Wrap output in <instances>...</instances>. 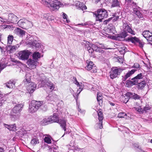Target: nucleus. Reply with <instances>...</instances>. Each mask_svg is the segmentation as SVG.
I'll return each instance as SVG.
<instances>
[{
    "label": "nucleus",
    "instance_id": "obj_17",
    "mask_svg": "<svg viewBox=\"0 0 152 152\" xmlns=\"http://www.w3.org/2000/svg\"><path fill=\"white\" fill-rule=\"evenodd\" d=\"M48 78L45 76H43L42 77L40 80L39 82H40L42 87H46L47 86L48 83H49Z\"/></svg>",
    "mask_w": 152,
    "mask_h": 152
},
{
    "label": "nucleus",
    "instance_id": "obj_42",
    "mask_svg": "<svg viewBox=\"0 0 152 152\" xmlns=\"http://www.w3.org/2000/svg\"><path fill=\"white\" fill-rule=\"evenodd\" d=\"M67 15L65 13H63V17L64 20V22H66L67 23H69V21L67 19Z\"/></svg>",
    "mask_w": 152,
    "mask_h": 152
},
{
    "label": "nucleus",
    "instance_id": "obj_46",
    "mask_svg": "<svg viewBox=\"0 0 152 152\" xmlns=\"http://www.w3.org/2000/svg\"><path fill=\"white\" fill-rule=\"evenodd\" d=\"M97 126L100 129H101L102 128V121H99V123L98 124H97Z\"/></svg>",
    "mask_w": 152,
    "mask_h": 152
},
{
    "label": "nucleus",
    "instance_id": "obj_59",
    "mask_svg": "<svg viewBox=\"0 0 152 152\" xmlns=\"http://www.w3.org/2000/svg\"><path fill=\"white\" fill-rule=\"evenodd\" d=\"M88 25V23H81L80 24H78V25H81L83 26H86V25Z\"/></svg>",
    "mask_w": 152,
    "mask_h": 152
},
{
    "label": "nucleus",
    "instance_id": "obj_28",
    "mask_svg": "<svg viewBox=\"0 0 152 152\" xmlns=\"http://www.w3.org/2000/svg\"><path fill=\"white\" fill-rule=\"evenodd\" d=\"M77 6H78V9H81L82 10H85L87 9V7L83 3L79 2V4H77Z\"/></svg>",
    "mask_w": 152,
    "mask_h": 152
},
{
    "label": "nucleus",
    "instance_id": "obj_45",
    "mask_svg": "<svg viewBox=\"0 0 152 152\" xmlns=\"http://www.w3.org/2000/svg\"><path fill=\"white\" fill-rule=\"evenodd\" d=\"M143 108V113H146L148 111V110H150L151 109V107L149 106H145Z\"/></svg>",
    "mask_w": 152,
    "mask_h": 152
},
{
    "label": "nucleus",
    "instance_id": "obj_50",
    "mask_svg": "<svg viewBox=\"0 0 152 152\" xmlns=\"http://www.w3.org/2000/svg\"><path fill=\"white\" fill-rule=\"evenodd\" d=\"M112 19V18H109L108 19L105 20L104 22V24H107Z\"/></svg>",
    "mask_w": 152,
    "mask_h": 152
},
{
    "label": "nucleus",
    "instance_id": "obj_55",
    "mask_svg": "<svg viewBox=\"0 0 152 152\" xmlns=\"http://www.w3.org/2000/svg\"><path fill=\"white\" fill-rule=\"evenodd\" d=\"M115 27L113 26L112 27H111L110 28H109V31L110 33H114V31H115Z\"/></svg>",
    "mask_w": 152,
    "mask_h": 152
},
{
    "label": "nucleus",
    "instance_id": "obj_57",
    "mask_svg": "<svg viewBox=\"0 0 152 152\" xmlns=\"http://www.w3.org/2000/svg\"><path fill=\"white\" fill-rule=\"evenodd\" d=\"M144 45V43L142 42H139V46L141 48H142Z\"/></svg>",
    "mask_w": 152,
    "mask_h": 152
},
{
    "label": "nucleus",
    "instance_id": "obj_40",
    "mask_svg": "<svg viewBox=\"0 0 152 152\" xmlns=\"http://www.w3.org/2000/svg\"><path fill=\"white\" fill-rule=\"evenodd\" d=\"M18 47L19 46H18V45L11 46L10 49V52L12 53L15 50L17 49L18 48Z\"/></svg>",
    "mask_w": 152,
    "mask_h": 152
},
{
    "label": "nucleus",
    "instance_id": "obj_7",
    "mask_svg": "<svg viewBox=\"0 0 152 152\" xmlns=\"http://www.w3.org/2000/svg\"><path fill=\"white\" fill-rule=\"evenodd\" d=\"M18 26L23 28L27 29L32 26V23L25 19H21L18 22Z\"/></svg>",
    "mask_w": 152,
    "mask_h": 152
},
{
    "label": "nucleus",
    "instance_id": "obj_8",
    "mask_svg": "<svg viewBox=\"0 0 152 152\" xmlns=\"http://www.w3.org/2000/svg\"><path fill=\"white\" fill-rule=\"evenodd\" d=\"M124 70L121 68L117 67H114L111 69L110 72V77L112 79H113L119 75Z\"/></svg>",
    "mask_w": 152,
    "mask_h": 152
},
{
    "label": "nucleus",
    "instance_id": "obj_1",
    "mask_svg": "<svg viewBox=\"0 0 152 152\" xmlns=\"http://www.w3.org/2000/svg\"><path fill=\"white\" fill-rule=\"evenodd\" d=\"M123 28L124 32L120 34H118L116 37V39L120 41H123L127 36V32L133 35L135 34V32L129 26L126 22H123Z\"/></svg>",
    "mask_w": 152,
    "mask_h": 152
},
{
    "label": "nucleus",
    "instance_id": "obj_41",
    "mask_svg": "<svg viewBox=\"0 0 152 152\" xmlns=\"http://www.w3.org/2000/svg\"><path fill=\"white\" fill-rule=\"evenodd\" d=\"M48 124L46 118L44 119L41 122V124L42 125H47Z\"/></svg>",
    "mask_w": 152,
    "mask_h": 152
},
{
    "label": "nucleus",
    "instance_id": "obj_2",
    "mask_svg": "<svg viewBox=\"0 0 152 152\" xmlns=\"http://www.w3.org/2000/svg\"><path fill=\"white\" fill-rule=\"evenodd\" d=\"M55 0V1H53L52 0H42L41 3L53 10L58 9L63 6V4L58 0Z\"/></svg>",
    "mask_w": 152,
    "mask_h": 152
},
{
    "label": "nucleus",
    "instance_id": "obj_10",
    "mask_svg": "<svg viewBox=\"0 0 152 152\" xmlns=\"http://www.w3.org/2000/svg\"><path fill=\"white\" fill-rule=\"evenodd\" d=\"M86 69L88 70H91L92 73H95L97 72L96 68L94 65L93 63L89 60L86 61Z\"/></svg>",
    "mask_w": 152,
    "mask_h": 152
},
{
    "label": "nucleus",
    "instance_id": "obj_26",
    "mask_svg": "<svg viewBox=\"0 0 152 152\" xmlns=\"http://www.w3.org/2000/svg\"><path fill=\"white\" fill-rule=\"evenodd\" d=\"M126 40L132 42V43H135L138 42L139 41V39L136 37H131L126 39Z\"/></svg>",
    "mask_w": 152,
    "mask_h": 152
},
{
    "label": "nucleus",
    "instance_id": "obj_4",
    "mask_svg": "<svg viewBox=\"0 0 152 152\" xmlns=\"http://www.w3.org/2000/svg\"><path fill=\"white\" fill-rule=\"evenodd\" d=\"M26 77L25 81L27 82L26 85L28 86L27 87V91L29 93H32L36 88V85L34 82L30 83L31 78H30V76L29 73L26 74Z\"/></svg>",
    "mask_w": 152,
    "mask_h": 152
},
{
    "label": "nucleus",
    "instance_id": "obj_16",
    "mask_svg": "<svg viewBox=\"0 0 152 152\" xmlns=\"http://www.w3.org/2000/svg\"><path fill=\"white\" fill-rule=\"evenodd\" d=\"M126 95L129 98H132L135 100L139 99L141 98L140 96L134 93L128 92L126 93Z\"/></svg>",
    "mask_w": 152,
    "mask_h": 152
},
{
    "label": "nucleus",
    "instance_id": "obj_56",
    "mask_svg": "<svg viewBox=\"0 0 152 152\" xmlns=\"http://www.w3.org/2000/svg\"><path fill=\"white\" fill-rule=\"evenodd\" d=\"M118 61L120 63H123L124 59L122 58H119L118 59Z\"/></svg>",
    "mask_w": 152,
    "mask_h": 152
},
{
    "label": "nucleus",
    "instance_id": "obj_58",
    "mask_svg": "<svg viewBox=\"0 0 152 152\" xmlns=\"http://www.w3.org/2000/svg\"><path fill=\"white\" fill-rule=\"evenodd\" d=\"M74 79H75V81L74 82V83L77 86L79 85L80 84L78 82L77 80L75 78H74Z\"/></svg>",
    "mask_w": 152,
    "mask_h": 152
},
{
    "label": "nucleus",
    "instance_id": "obj_51",
    "mask_svg": "<svg viewBox=\"0 0 152 152\" xmlns=\"http://www.w3.org/2000/svg\"><path fill=\"white\" fill-rule=\"evenodd\" d=\"M99 48L101 49H104L106 48L105 47L103 44H100L98 45Z\"/></svg>",
    "mask_w": 152,
    "mask_h": 152
},
{
    "label": "nucleus",
    "instance_id": "obj_33",
    "mask_svg": "<svg viewBox=\"0 0 152 152\" xmlns=\"http://www.w3.org/2000/svg\"><path fill=\"white\" fill-rule=\"evenodd\" d=\"M40 57V54L39 52H35L33 54V57L34 59H37Z\"/></svg>",
    "mask_w": 152,
    "mask_h": 152
},
{
    "label": "nucleus",
    "instance_id": "obj_27",
    "mask_svg": "<svg viewBox=\"0 0 152 152\" xmlns=\"http://www.w3.org/2000/svg\"><path fill=\"white\" fill-rule=\"evenodd\" d=\"M58 114L54 113L52 116H51L52 121L53 122H58L59 119L58 117Z\"/></svg>",
    "mask_w": 152,
    "mask_h": 152
},
{
    "label": "nucleus",
    "instance_id": "obj_61",
    "mask_svg": "<svg viewBox=\"0 0 152 152\" xmlns=\"http://www.w3.org/2000/svg\"><path fill=\"white\" fill-rule=\"evenodd\" d=\"M132 0H125V1L128 3L130 4L132 3Z\"/></svg>",
    "mask_w": 152,
    "mask_h": 152
},
{
    "label": "nucleus",
    "instance_id": "obj_5",
    "mask_svg": "<svg viewBox=\"0 0 152 152\" xmlns=\"http://www.w3.org/2000/svg\"><path fill=\"white\" fill-rule=\"evenodd\" d=\"M42 104V102L39 101H32L29 105V111L33 113L36 112Z\"/></svg>",
    "mask_w": 152,
    "mask_h": 152
},
{
    "label": "nucleus",
    "instance_id": "obj_60",
    "mask_svg": "<svg viewBox=\"0 0 152 152\" xmlns=\"http://www.w3.org/2000/svg\"><path fill=\"white\" fill-rule=\"evenodd\" d=\"M82 90L80 88H79V89H78L77 92V96L80 93L81 91H82Z\"/></svg>",
    "mask_w": 152,
    "mask_h": 152
},
{
    "label": "nucleus",
    "instance_id": "obj_39",
    "mask_svg": "<svg viewBox=\"0 0 152 152\" xmlns=\"http://www.w3.org/2000/svg\"><path fill=\"white\" fill-rule=\"evenodd\" d=\"M119 50L120 52H123L124 51V52L123 53H124L126 51L127 49L124 45H121L120 46V48H119Z\"/></svg>",
    "mask_w": 152,
    "mask_h": 152
},
{
    "label": "nucleus",
    "instance_id": "obj_12",
    "mask_svg": "<svg viewBox=\"0 0 152 152\" xmlns=\"http://www.w3.org/2000/svg\"><path fill=\"white\" fill-rule=\"evenodd\" d=\"M143 77L142 74L141 73L138 74L137 76L131 79L129 81V83L133 85H137L139 80L142 79Z\"/></svg>",
    "mask_w": 152,
    "mask_h": 152
},
{
    "label": "nucleus",
    "instance_id": "obj_20",
    "mask_svg": "<svg viewBox=\"0 0 152 152\" xmlns=\"http://www.w3.org/2000/svg\"><path fill=\"white\" fill-rule=\"evenodd\" d=\"M4 126L10 131H15L16 130V126L15 124L9 125L6 124H4Z\"/></svg>",
    "mask_w": 152,
    "mask_h": 152
},
{
    "label": "nucleus",
    "instance_id": "obj_36",
    "mask_svg": "<svg viewBox=\"0 0 152 152\" xmlns=\"http://www.w3.org/2000/svg\"><path fill=\"white\" fill-rule=\"evenodd\" d=\"M138 84L139 88L142 89L145 86V83L144 81H142L141 83H138Z\"/></svg>",
    "mask_w": 152,
    "mask_h": 152
},
{
    "label": "nucleus",
    "instance_id": "obj_49",
    "mask_svg": "<svg viewBox=\"0 0 152 152\" xmlns=\"http://www.w3.org/2000/svg\"><path fill=\"white\" fill-rule=\"evenodd\" d=\"M47 119V120L48 121L49 123H53V122L52 121V118L51 116H50V117H49L48 118H46Z\"/></svg>",
    "mask_w": 152,
    "mask_h": 152
},
{
    "label": "nucleus",
    "instance_id": "obj_53",
    "mask_svg": "<svg viewBox=\"0 0 152 152\" xmlns=\"http://www.w3.org/2000/svg\"><path fill=\"white\" fill-rule=\"evenodd\" d=\"M111 18H112V19L113 20V22L116 21L118 18L119 16H116V17H111Z\"/></svg>",
    "mask_w": 152,
    "mask_h": 152
},
{
    "label": "nucleus",
    "instance_id": "obj_18",
    "mask_svg": "<svg viewBox=\"0 0 152 152\" xmlns=\"http://www.w3.org/2000/svg\"><path fill=\"white\" fill-rule=\"evenodd\" d=\"M86 44L90 47H91L94 50H95L96 52H100L102 51V49L99 48L98 45H96V44L90 43L89 42H87V43L86 42Z\"/></svg>",
    "mask_w": 152,
    "mask_h": 152
},
{
    "label": "nucleus",
    "instance_id": "obj_19",
    "mask_svg": "<svg viewBox=\"0 0 152 152\" xmlns=\"http://www.w3.org/2000/svg\"><path fill=\"white\" fill-rule=\"evenodd\" d=\"M136 70L133 69L128 72L124 76H122V80L123 81H125L129 77H130L136 72Z\"/></svg>",
    "mask_w": 152,
    "mask_h": 152
},
{
    "label": "nucleus",
    "instance_id": "obj_47",
    "mask_svg": "<svg viewBox=\"0 0 152 152\" xmlns=\"http://www.w3.org/2000/svg\"><path fill=\"white\" fill-rule=\"evenodd\" d=\"M87 48V49L88 50L89 53H92L94 51L93 49L91 47H90L89 46Z\"/></svg>",
    "mask_w": 152,
    "mask_h": 152
},
{
    "label": "nucleus",
    "instance_id": "obj_6",
    "mask_svg": "<svg viewBox=\"0 0 152 152\" xmlns=\"http://www.w3.org/2000/svg\"><path fill=\"white\" fill-rule=\"evenodd\" d=\"M97 14H95L97 21L102 22V19L106 18L108 16V13L105 9H99L97 10Z\"/></svg>",
    "mask_w": 152,
    "mask_h": 152
},
{
    "label": "nucleus",
    "instance_id": "obj_44",
    "mask_svg": "<svg viewBox=\"0 0 152 152\" xmlns=\"http://www.w3.org/2000/svg\"><path fill=\"white\" fill-rule=\"evenodd\" d=\"M126 96L127 97L126 98H125V96H122V98H123V101L125 103H126L128 101V100L129 99V97H128L126 95Z\"/></svg>",
    "mask_w": 152,
    "mask_h": 152
},
{
    "label": "nucleus",
    "instance_id": "obj_13",
    "mask_svg": "<svg viewBox=\"0 0 152 152\" xmlns=\"http://www.w3.org/2000/svg\"><path fill=\"white\" fill-rule=\"evenodd\" d=\"M131 4L133 9V12L139 18L142 17V14L140 13L139 11V7L137 6L136 4L133 2L131 3L130 4Z\"/></svg>",
    "mask_w": 152,
    "mask_h": 152
},
{
    "label": "nucleus",
    "instance_id": "obj_54",
    "mask_svg": "<svg viewBox=\"0 0 152 152\" xmlns=\"http://www.w3.org/2000/svg\"><path fill=\"white\" fill-rule=\"evenodd\" d=\"M134 146H135L136 147H137L139 149V150H140L139 151H140V152H144V151H143V150H142L141 149V148L139 146H138L137 144H135L134 145Z\"/></svg>",
    "mask_w": 152,
    "mask_h": 152
},
{
    "label": "nucleus",
    "instance_id": "obj_30",
    "mask_svg": "<svg viewBox=\"0 0 152 152\" xmlns=\"http://www.w3.org/2000/svg\"><path fill=\"white\" fill-rule=\"evenodd\" d=\"M118 117L119 118H124L127 119H128L129 118V117L124 112L119 113L118 114Z\"/></svg>",
    "mask_w": 152,
    "mask_h": 152
},
{
    "label": "nucleus",
    "instance_id": "obj_48",
    "mask_svg": "<svg viewBox=\"0 0 152 152\" xmlns=\"http://www.w3.org/2000/svg\"><path fill=\"white\" fill-rule=\"evenodd\" d=\"M140 65L137 63H135L132 66V68H140Z\"/></svg>",
    "mask_w": 152,
    "mask_h": 152
},
{
    "label": "nucleus",
    "instance_id": "obj_52",
    "mask_svg": "<svg viewBox=\"0 0 152 152\" xmlns=\"http://www.w3.org/2000/svg\"><path fill=\"white\" fill-rule=\"evenodd\" d=\"M137 110L140 113H143V108H137Z\"/></svg>",
    "mask_w": 152,
    "mask_h": 152
},
{
    "label": "nucleus",
    "instance_id": "obj_9",
    "mask_svg": "<svg viewBox=\"0 0 152 152\" xmlns=\"http://www.w3.org/2000/svg\"><path fill=\"white\" fill-rule=\"evenodd\" d=\"M30 54L31 52L28 50H22L18 53V56L19 59L26 60L28 59Z\"/></svg>",
    "mask_w": 152,
    "mask_h": 152
},
{
    "label": "nucleus",
    "instance_id": "obj_21",
    "mask_svg": "<svg viewBox=\"0 0 152 152\" xmlns=\"http://www.w3.org/2000/svg\"><path fill=\"white\" fill-rule=\"evenodd\" d=\"M56 95L53 93L49 94L45 98L46 101L48 102L49 101H53L55 99Z\"/></svg>",
    "mask_w": 152,
    "mask_h": 152
},
{
    "label": "nucleus",
    "instance_id": "obj_38",
    "mask_svg": "<svg viewBox=\"0 0 152 152\" xmlns=\"http://www.w3.org/2000/svg\"><path fill=\"white\" fill-rule=\"evenodd\" d=\"M47 86L49 87L50 89L51 90H53L55 88V85L50 81L49 83H48Z\"/></svg>",
    "mask_w": 152,
    "mask_h": 152
},
{
    "label": "nucleus",
    "instance_id": "obj_24",
    "mask_svg": "<svg viewBox=\"0 0 152 152\" xmlns=\"http://www.w3.org/2000/svg\"><path fill=\"white\" fill-rule=\"evenodd\" d=\"M60 124L61 126L65 132L66 131V122L64 119H59V121L58 122Z\"/></svg>",
    "mask_w": 152,
    "mask_h": 152
},
{
    "label": "nucleus",
    "instance_id": "obj_37",
    "mask_svg": "<svg viewBox=\"0 0 152 152\" xmlns=\"http://www.w3.org/2000/svg\"><path fill=\"white\" fill-rule=\"evenodd\" d=\"M102 96H101L99 94H97V100L99 102V105H100V103L102 104Z\"/></svg>",
    "mask_w": 152,
    "mask_h": 152
},
{
    "label": "nucleus",
    "instance_id": "obj_29",
    "mask_svg": "<svg viewBox=\"0 0 152 152\" xmlns=\"http://www.w3.org/2000/svg\"><path fill=\"white\" fill-rule=\"evenodd\" d=\"M14 37L11 35H8L7 37V46H10L12 44Z\"/></svg>",
    "mask_w": 152,
    "mask_h": 152
},
{
    "label": "nucleus",
    "instance_id": "obj_31",
    "mask_svg": "<svg viewBox=\"0 0 152 152\" xmlns=\"http://www.w3.org/2000/svg\"><path fill=\"white\" fill-rule=\"evenodd\" d=\"M7 87L10 88H14L15 87V84L12 81H10L6 84Z\"/></svg>",
    "mask_w": 152,
    "mask_h": 152
},
{
    "label": "nucleus",
    "instance_id": "obj_15",
    "mask_svg": "<svg viewBox=\"0 0 152 152\" xmlns=\"http://www.w3.org/2000/svg\"><path fill=\"white\" fill-rule=\"evenodd\" d=\"M142 35L148 40L152 42V33L149 31H144Z\"/></svg>",
    "mask_w": 152,
    "mask_h": 152
},
{
    "label": "nucleus",
    "instance_id": "obj_14",
    "mask_svg": "<svg viewBox=\"0 0 152 152\" xmlns=\"http://www.w3.org/2000/svg\"><path fill=\"white\" fill-rule=\"evenodd\" d=\"M27 64L29 68L31 69H32L36 67L38 62L37 61H34L29 59L27 61Z\"/></svg>",
    "mask_w": 152,
    "mask_h": 152
},
{
    "label": "nucleus",
    "instance_id": "obj_34",
    "mask_svg": "<svg viewBox=\"0 0 152 152\" xmlns=\"http://www.w3.org/2000/svg\"><path fill=\"white\" fill-rule=\"evenodd\" d=\"M119 4V1L118 0H113L112 6L113 7L118 6Z\"/></svg>",
    "mask_w": 152,
    "mask_h": 152
},
{
    "label": "nucleus",
    "instance_id": "obj_35",
    "mask_svg": "<svg viewBox=\"0 0 152 152\" xmlns=\"http://www.w3.org/2000/svg\"><path fill=\"white\" fill-rule=\"evenodd\" d=\"M39 143V140L36 138H33L31 140V143L33 145H35L36 144L38 143Z\"/></svg>",
    "mask_w": 152,
    "mask_h": 152
},
{
    "label": "nucleus",
    "instance_id": "obj_63",
    "mask_svg": "<svg viewBox=\"0 0 152 152\" xmlns=\"http://www.w3.org/2000/svg\"><path fill=\"white\" fill-rule=\"evenodd\" d=\"M109 103H110V104L112 105V106H114L115 105V104L114 103H112L111 102H109Z\"/></svg>",
    "mask_w": 152,
    "mask_h": 152
},
{
    "label": "nucleus",
    "instance_id": "obj_62",
    "mask_svg": "<svg viewBox=\"0 0 152 152\" xmlns=\"http://www.w3.org/2000/svg\"><path fill=\"white\" fill-rule=\"evenodd\" d=\"M0 152H4V150L2 148L0 147Z\"/></svg>",
    "mask_w": 152,
    "mask_h": 152
},
{
    "label": "nucleus",
    "instance_id": "obj_32",
    "mask_svg": "<svg viewBox=\"0 0 152 152\" xmlns=\"http://www.w3.org/2000/svg\"><path fill=\"white\" fill-rule=\"evenodd\" d=\"M98 116V119L99 121H102L103 118V113L101 110H99L97 111Z\"/></svg>",
    "mask_w": 152,
    "mask_h": 152
},
{
    "label": "nucleus",
    "instance_id": "obj_23",
    "mask_svg": "<svg viewBox=\"0 0 152 152\" xmlns=\"http://www.w3.org/2000/svg\"><path fill=\"white\" fill-rule=\"evenodd\" d=\"M15 33L19 36L22 37L25 34V31L21 29L18 28L15 30Z\"/></svg>",
    "mask_w": 152,
    "mask_h": 152
},
{
    "label": "nucleus",
    "instance_id": "obj_22",
    "mask_svg": "<svg viewBox=\"0 0 152 152\" xmlns=\"http://www.w3.org/2000/svg\"><path fill=\"white\" fill-rule=\"evenodd\" d=\"M27 44L31 45V47H33V46L35 47L36 48H38L39 46V44L37 43V42L35 41H28L27 42Z\"/></svg>",
    "mask_w": 152,
    "mask_h": 152
},
{
    "label": "nucleus",
    "instance_id": "obj_43",
    "mask_svg": "<svg viewBox=\"0 0 152 152\" xmlns=\"http://www.w3.org/2000/svg\"><path fill=\"white\" fill-rule=\"evenodd\" d=\"M7 19H3L0 17V23H7Z\"/></svg>",
    "mask_w": 152,
    "mask_h": 152
},
{
    "label": "nucleus",
    "instance_id": "obj_11",
    "mask_svg": "<svg viewBox=\"0 0 152 152\" xmlns=\"http://www.w3.org/2000/svg\"><path fill=\"white\" fill-rule=\"evenodd\" d=\"M18 18L12 13H10L8 15V19L7 20V24L9 23H15L17 22Z\"/></svg>",
    "mask_w": 152,
    "mask_h": 152
},
{
    "label": "nucleus",
    "instance_id": "obj_3",
    "mask_svg": "<svg viewBox=\"0 0 152 152\" xmlns=\"http://www.w3.org/2000/svg\"><path fill=\"white\" fill-rule=\"evenodd\" d=\"M23 105V104H18L13 108L10 114V118L12 120H15L19 118Z\"/></svg>",
    "mask_w": 152,
    "mask_h": 152
},
{
    "label": "nucleus",
    "instance_id": "obj_25",
    "mask_svg": "<svg viewBox=\"0 0 152 152\" xmlns=\"http://www.w3.org/2000/svg\"><path fill=\"white\" fill-rule=\"evenodd\" d=\"M52 137L49 135H45L44 139L45 142L48 143L50 144L51 143Z\"/></svg>",
    "mask_w": 152,
    "mask_h": 152
},
{
    "label": "nucleus",
    "instance_id": "obj_64",
    "mask_svg": "<svg viewBox=\"0 0 152 152\" xmlns=\"http://www.w3.org/2000/svg\"><path fill=\"white\" fill-rule=\"evenodd\" d=\"M3 96V94H2V93L1 92V93L0 94V98H2Z\"/></svg>",
    "mask_w": 152,
    "mask_h": 152
}]
</instances>
